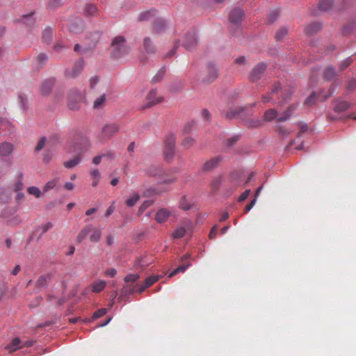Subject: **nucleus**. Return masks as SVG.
<instances>
[{
	"instance_id": "nucleus-1",
	"label": "nucleus",
	"mask_w": 356,
	"mask_h": 356,
	"mask_svg": "<svg viewBox=\"0 0 356 356\" xmlns=\"http://www.w3.org/2000/svg\"><path fill=\"white\" fill-rule=\"evenodd\" d=\"M88 138L79 132H75L67 142V152H76L79 154L86 152L90 148Z\"/></svg>"
},
{
	"instance_id": "nucleus-2",
	"label": "nucleus",
	"mask_w": 356,
	"mask_h": 356,
	"mask_svg": "<svg viewBox=\"0 0 356 356\" xmlns=\"http://www.w3.org/2000/svg\"><path fill=\"white\" fill-rule=\"evenodd\" d=\"M111 49V56L114 58H122L129 52V47L126 44L125 38L121 35L113 38Z\"/></svg>"
},
{
	"instance_id": "nucleus-3",
	"label": "nucleus",
	"mask_w": 356,
	"mask_h": 356,
	"mask_svg": "<svg viewBox=\"0 0 356 356\" xmlns=\"http://www.w3.org/2000/svg\"><path fill=\"white\" fill-rule=\"evenodd\" d=\"M176 136L173 134H168L165 139L164 157L167 161H170L175 154Z\"/></svg>"
},
{
	"instance_id": "nucleus-4",
	"label": "nucleus",
	"mask_w": 356,
	"mask_h": 356,
	"mask_svg": "<svg viewBox=\"0 0 356 356\" xmlns=\"http://www.w3.org/2000/svg\"><path fill=\"white\" fill-rule=\"evenodd\" d=\"M82 99L81 92L76 88L71 89L68 92V107L71 110L79 108V102Z\"/></svg>"
},
{
	"instance_id": "nucleus-5",
	"label": "nucleus",
	"mask_w": 356,
	"mask_h": 356,
	"mask_svg": "<svg viewBox=\"0 0 356 356\" xmlns=\"http://www.w3.org/2000/svg\"><path fill=\"white\" fill-rule=\"evenodd\" d=\"M218 76V71L216 67L212 64L209 63L206 68V74L204 77V81L207 83H211L216 80Z\"/></svg>"
},
{
	"instance_id": "nucleus-6",
	"label": "nucleus",
	"mask_w": 356,
	"mask_h": 356,
	"mask_svg": "<svg viewBox=\"0 0 356 356\" xmlns=\"http://www.w3.org/2000/svg\"><path fill=\"white\" fill-rule=\"evenodd\" d=\"M197 42V39L196 37V33L194 31H189L186 33L184 38L183 46L187 49H190L193 48Z\"/></svg>"
},
{
	"instance_id": "nucleus-7",
	"label": "nucleus",
	"mask_w": 356,
	"mask_h": 356,
	"mask_svg": "<svg viewBox=\"0 0 356 356\" xmlns=\"http://www.w3.org/2000/svg\"><path fill=\"white\" fill-rule=\"evenodd\" d=\"M298 106V104H292L289 105L282 113H280V116L277 117V121L282 122L289 120L297 110Z\"/></svg>"
},
{
	"instance_id": "nucleus-8",
	"label": "nucleus",
	"mask_w": 356,
	"mask_h": 356,
	"mask_svg": "<svg viewBox=\"0 0 356 356\" xmlns=\"http://www.w3.org/2000/svg\"><path fill=\"white\" fill-rule=\"evenodd\" d=\"M83 67V60L82 59H79L74 63L72 69L67 70L65 71V76L69 78H75L82 71Z\"/></svg>"
},
{
	"instance_id": "nucleus-9",
	"label": "nucleus",
	"mask_w": 356,
	"mask_h": 356,
	"mask_svg": "<svg viewBox=\"0 0 356 356\" xmlns=\"http://www.w3.org/2000/svg\"><path fill=\"white\" fill-rule=\"evenodd\" d=\"M119 130V127L118 124L113 123L109 124H106L102 128V137L104 139L110 138L113 135L117 134Z\"/></svg>"
},
{
	"instance_id": "nucleus-10",
	"label": "nucleus",
	"mask_w": 356,
	"mask_h": 356,
	"mask_svg": "<svg viewBox=\"0 0 356 356\" xmlns=\"http://www.w3.org/2000/svg\"><path fill=\"white\" fill-rule=\"evenodd\" d=\"M147 103L143 106V108L151 107L163 101V98L157 95L156 91L152 90L149 92L146 97Z\"/></svg>"
},
{
	"instance_id": "nucleus-11",
	"label": "nucleus",
	"mask_w": 356,
	"mask_h": 356,
	"mask_svg": "<svg viewBox=\"0 0 356 356\" xmlns=\"http://www.w3.org/2000/svg\"><path fill=\"white\" fill-rule=\"evenodd\" d=\"M191 257V254L188 253H186L181 258V262L182 264L177 268H176L175 270H173L168 275L169 277H172L175 275H177L179 273H184L186 270L191 266V264L189 262H186L187 259H188Z\"/></svg>"
},
{
	"instance_id": "nucleus-12",
	"label": "nucleus",
	"mask_w": 356,
	"mask_h": 356,
	"mask_svg": "<svg viewBox=\"0 0 356 356\" xmlns=\"http://www.w3.org/2000/svg\"><path fill=\"white\" fill-rule=\"evenodd\" d=\"M266 68L265 63H259L252 70L250 78L252 81H256L259 80Z\"/></svg>"
},
{
	"instance_id": "nucleus-13",
	"label": "nucleus",
	"mask_w": 356,
	"mask_h": 356,
	"mask_svg": "<svg viewBox=\"0 0 356 356\" xmlns=\"http://www.w3.org/2000/svg\"><path fill=\"white\" fill-rule=\"evenodd\" d=\"M171 215V211L165 208H161L156 211L155 220L159 224H163L168 220Z\"/></svg>"
},
{
	"instance_id": "nucleus-14",
	"label": "nucleus",
	"mask_w": 356,
	"mask_h": 356,
	"mask_svg": "<svg viewBox=\"0 0 356 356\" xmlns=\"http://www.w3.org/2000/svg\"><path fill=\"white\" fill-rule=\"evenodd\" d=\"M222 161L220 156H215L206 161L202 165V170L204 172H209L216 168Z\"/></svg>"
},
{
	"instance_id": "nucleus-15",
	"label": "nucleus",
	"mask_w": 356,
	"mask_h": 356,
	"mask_svg": "<svg viewBox=\"0 0 356 356\" xmlns=\"http://www.w3.org/2000/svg\"><path fill=\"white\" fill-rule=\"evenodd\" d=\"M280 88V83H275L273 85L270 92L268 94H267L266 95L263 96L262 102L264 104H266L268 102H272L273 104H275V102L274 101L273 96L279 92Z\"/></svg>"
},
{
	"instance_id": "nucleus-16",
	"label": "nucleus",
	"mask_w": 356,
	"mask_h": 356,
	"mask_svg": "<svg viewBox=\"0 0 356 356\" xmlns=\"http://www.w3.org/2000/svg\"><path fill=\"white\" fill-rule=\"evenodd\" d=\"M55 80L53 78L47 79L42 81L40 86V92L42 95H49L54 85Z\"/></svg>"
},
{
	"instance_id": "nucleus-17",
	"label": "nucleus",
	"mask_w": 356,
	"mask_h": 356,
	"mask_svg": "<svg viewBox=\"0 0 356 356\" xmlns=\"http://www.w3.org/2000/svg\"><path fill=\"white\" fill-rule=\"evenodd\" d=\"M243 15V12L241 9L234 8L232 10L229 15V22L232 24H237L240 23Z\"/></svg>"
},
{
	"instance_id": "nucleus-18",
	"label": "nucleus",
	"mask_w": 356,
	"mask_h": 356,
	"mask_svg": "<svg viewBox=\"0 0 356 356\" xmlns=\"http://www.w3.org/2000/svg\"><path fill=\"white\" fill-rule=\"evenodd\" d=\"M84 28L83 21L81 19H76L72 22L69 26V30L74 33H79L83 31Z\"/></svg>"
},
{
	"instance_id": "nucleus-19",
	"label": "nucleus",
	"mask_w": 356,
	"mask_h": 356,
	"mask_svg": "<svg viewBox=\"0 0 356 356\" xmlns=\"http://www.w3.org/2000/svg\"><path fill=\"white\" fill-rule=\"evenodd\" d=\"M23 348V346H22V341L19 338L15 337L14 338L11 343L8 344L6 346V349L10 353H12L19 349H21Z\"/></svg>"
},
{
	"instance_id": "nucleus-20",
	"label": "nucleus",
	"mask_w": 356,
	"mask_h": 356,
	"mask_svg": "<svg viewBox=\"0 0 356 356\" xmlns=\"http://www.w3.org/2000/svg\"><path fill=\"white\" fill-rule=\"evenodd\" d=\"M222 176H217L212 179L211 183H210V187L211 191L213 194H216L222 183Z\"/></svg>"
},
{
	"instance_id": "nucleus-21",
	"label": "nucleus",
	"mask_w": 356,
	"mask_h": 356,
	"mask_svg": "<svg viewBox=\"0 0 356 356\" xmlns=\"http://www.w3.org/2000/svg\"><path fill=\"white\" fill-rule=\"evenodd\" d=\"M106 101V95L102 94L97 97L93 102L92 108L95 110L102 109L104 107Z\"/></svg>"
},
{
	"instance_id": "nucleus-22",
	"label": "nucleus",
	"mask_w": 356,
	"mask_h": 356,
	"mask_svg": "<svg viewBox=\"0 0 356 356\" xmlns=\"http://www.w3.org/2000/svg\"><path fill=\"white\" fill-rule=\"evenodd\" d=\"M280 116V113L275 108H270L265 111L264 115V119L266 122H270L273 120H276Z\"/></svg>"
},
{
	"instance_id": "nucleus-23",
	"label": "nucleus",
	"mask_w": 356,
	"mask_h": 356,
	"mask_svg": "<svg viewBox=\"0 0 356 356\" xmlns=\"http://www.w3.org/2000/svg\"><path fill=\"white\" fill-rule=\"evenodd\" d=\"M166 28V23L161 19H158L154 21L153 24V33H160L165 31Z\"/></svg>"
},
{
	"instance_id": "nucleus-24",
	"label": "nucleus",
	"mask_w": 356,
	"mask_h": 356,
	"mask_svg": "<svg viewBox=\"0 0 356 356\" xmlns=\"http://www.w3.org/2000/svg\"><path fill=\"white\" fill-rule=\"evenodd\" d=\"M13 150V146L8 143H3L0 144V156H6L10 155Z\"/></svg>"
},
{
	"instance_id": "nucleus-25",
	"label": "nucleus",
	"mask_w": 356,
	"mask_h": 356,
	"mask_svg": "<svg viewBox=\"0 0 356 356\" xmlns=\"http://www.w3.org/2000/svg\"><path fill=\"white\" fill-rule=\"evenodd\" d=\"M106 285V282L104 280H97L90 284V288L92 292L99 293L103 291Z\"/></svg>"
},
{
	"instance_id": "nucleus-26",
	"label": "nucleus",
	"mask_w": 356,
	"mask_h": 356,
	"mask_svg": "<svg viewBox=\"0 0 356 356\" xmlns=\"http://www.w3.org/2000/svg\"><path fill=\"white\" fill-rule=\"evenodd\" d=\"M143 47L148 54H154L156 50L155 45L153 44L151 38L149 37L144 38Z\"/></svg>"
},
{
	"instance_id": "nucleus-27",
	"label": "nucleus",
	"mask_w": 356,
	"mask_h": 356,
	"mask_svg": "<svg viewBox=\"0 0 356 356\" xmlns=\"http://www.w3.org/2000/svg\"><path fill=\"white\" fill-rule=\"evenodd\" d=\"M156 12L155 10H150L142 12L138 15V21L143 22L149 20L156 15Z\"/></svg>"
},
{
	"instance_id": "nucleus-28",
	"label": "nucleus",
	"mask_w": 356,
	"mask_h": 356,
	"mask_svg": "<svg viewBox=\"0 0 356 356\" xmlns=\"http://www.w3.org/2000/svg\"><path fill=\"white\" fill-rule=\"evenodd\" d=\"M146 172L147 175L152 177H161L163 175L161 168L158 165H151L148 167L146 170Z\"/></svg>"
},
{
	"instance_id": "nucleus-29",
	"label": "nucleus",
	"mask_w": 356,
	"mask_h": 356,
	"mask_svg": "<svg viewBox=\"0 0 356 356\" xmlns=\"http://www.w3.org/2000/svg\"><path fill=\"white\" fill-rule=\"evenodd\" d=\"M81 161V154H78L76 155V156L70 160H68L65 162H64L63 165L66 168H72L77 165Z\"/></svg>"
},
{
	"instance_id": "nucleus-30",
	"label": "nucleus",
	"mask_w": 356,
	"mask_h": 356,
	"mask_svg": "<svg viewBox=\"0 0 356 356\" xmlns=\"http://www.w3.org/2000/svg\"><path fill=\"white\" fill-rule=\"evenodd\" d=\"M321 29V24L318 22L312 23L305 28V33L307 35H313Z\"/></svg>"
},
{
	"instance_id": "nucleus-31",
	"label": "nucleus",
	"mask_w": 356,
	"mask_h": 356,
	"mask_svg": "<svg viewBox=\"0 0 356 356\" xmlns=\"http://www.w3.org/2000/svg\"><path fill=\"white\" fill-rule=\"evenodd\" d=\"M177 179V177L175 176V172H170L168 173H166L162 177V184H170L173 182H175Z\"/></svg>"
},
{
	"instance_id": "nucleus-32",
	"label": "nucleus",
	"mask_w": 356,
	"mask_h": 356,
	"mask_svg": "<svg viewBox=\"0 0 356 356\" xmlns=\"http://www.w3.org/2000/svg\"><path fill=\"white\" fill-rule=\"evenodd\" d=\"M50 278L51 276L49 275L40 276L35 282L36 287L40 289L45 287Z\"/></svg>"
},
{
	"instance_id": "nucleus-33",
	"label": "nucleus",
	"mask_w": 356,
	"mask_h": 356,
	"mask_svg": "<svg viewBox=\"0 0 356 356\" xmlns=\"http://www.w3.org/2000/svg\"><path fill=\"white\" fill-rule=\"evenodd\" d=\"M58 181V178H54L47 181L42 188L43 193H45L49 190L54 189L57 186Z\"/></svg>"
},
{
	"instance_id": "nucleus-34",
	"label": "nucleus",
	"mask_w": 356,
	"mask_h": 356,
	"mask_svg": "<svg viewBox=\"0 0 356 356\" xmlns=\"http://www.w3.org/2000/svg\"><path fill=\"white\" fill-rule=\"evenodd\" d=\"M48 59L47 56L45 54L40 53L35 58L36 65L38 67H42L47 63Z\"/></svg>"
},
{
	"instance_id": "nucleus-35",
	"label": "nucleus",
	"mask_w": 356,
	"mask_h": 356,
	"mask_svg": "<svg viewBox=\"0 0 356 356\" xmlns=\"http://www.w3.org/2000/svg\"><path fill=\"white\" fill-rule=\"evenodd\" d=\"M333 6L332 0H321L318 3V8L322 11L329 10Z\"/></svg>"
},
{
	"instance_id": "nucleus-36",
	"label": "nucleus",
	"mask_w": 356,
	"mask_h": 356,
	"mask_svg": "<svg viewBox=\"0 0 356 356\" xmlns=\"http://www.w3.org/2000/svg\"><path fill=\"white\" fill-rule=\"evenodd\" d=\"M53 35V30L50 27H47L44 29L42 33V40L44 42L49 43L51 38Z\"/></svg>"
},
{
	"instance_id": "nucleus-37",
	"label": "nucleus",
	"mask_w": 356,
	"mask_h": 356,
	"mask_svg": "<svg viewBox=\"0 0 356 356\" xmlns=\"http://www.w3.org/2000/svg\"><path fill=\"white\" fill-rule=\"evenodd\" d=\"M91 230L92 228L90 226H86V227H84L77 236L78 242L81 243V241H83L86 238L87 235L89 234V232H91Z\"/></svg>"
},
{
	"instance_id": "nucleus-38",
	"label": "nucleus",
	"mask_w": 356,
	"mask_h": 356,
	"mask_svg": "<svg viewBox=\"0 0 356 356\" xmlns=\"http://www.w3.org/2000/svg\"><path fill=\"white\" fill-rule=\"evenodd\" d=\"M84 13L87 16H95L97 13V8L92 4H88L85 8Z\"/></svg>"
},
{
	"instance_id": "nucleus-39",
	"label": "nucleus",
	"mask_w": 356,
	"mask_h": 356,
	"mask_svg": "<svg viewBox=\"0 0 356 356\" xmlns=\"http://www.w3.org/2000/svg\"><path fill=\"white\" fill-rule=\"evenodd\" d=\"M350 107V104L348 102L341 101L338 102L334 106V111L337 112H341L347 110Z\"/></svg>"
},
{
	"instance_id": "nucleus-40",
	"label": "nucleus",
	"mask_w": 356,
	"mask_h": 356,
	"mask_svg": "<svg viewBox=\"0 0 356 356\" xmlns=\"http://www.w3.org/2000/svg\"><path fill=\"white\" fill-rule=\"evenodd\" d=\"M336 76V72L333 67H328L324 70V78L326 80H330Z\"/></svg>"
},
{
	"instance_id": "nucleus-41",
	"label": "nucleus",
	"mask_w": 356,
	"mask_h": 356,
	"mask_svg": "<svg viewBox=\"0 0 356 356\" xmlns=\"http://www.w3.org/2000/svg\"><path fill=\"white\" fill-rule=\"evenodd\" d=\"M92 234L90 236V240L92 242H97L101 238V231L97 229H92Z\"/></svg>"
},
{
	"instance_id": "nucleus-42",
	"label": "nucleus",
	"mask_w": 356,
	"mask_h": 356,
	"mask_svg": "<svg viewBox=\"0 0 356 356\" xmlns=\"http://www.w3.org/2000/svg\"><path fill=\"white\" fill-rule=\"evenodd\" d=\"M139 199H140L139 194L135 193L132 196L129 197L126 200V204L128 207H131L135 205V204L139 200Z\"/></svg>"
},
{
	"instance_id": "nucleus-43",
	"label": "nucleus",
	"mask_w": 356,
	"mask_h": 356,
	"mask_svg": "<svg viewBox=\"0 0 356 356\" xmlns=\"http://www.w3.org/2000/svg\"><path fill=\"white\" fill-rule=\"evenodd\" d=\"M191 207V203L188 201L187 198L186 196H183L181 200H180V202H179V208L184 210V211H187L188 209H190Z\"/></svg>"
},
{
	"instance_id": "nucleus-44",
	"label": "nucleus",
	"mask_w": 356,
	"mask_h": 356,
	"mask_svg": "<svg viewBox=\"0 0 356 356\" xmlns=\"http://www.w3.org/2000/svg\"><path fill=\"white\" fill-rule=\"evenodd\" d=\"M288 33V30L285 27L280 28L275 34V38L278 41L282 40L284 36Z\"/></svg>"
},
{
	"instance_id": "nucleus-45",
	"label": "nucleus",
	"mask_w": 356,
	"mask_h": 356,
	"mask_svg": "<svg viewBox=\"0 0 356 356\" xmlns=\"http://www.w3.org/2000/svg\"><path fill=\"white\" fill-rule=\"evenodd\" d=\"M160 277L158 275L149 276L147 277L145 280L144 284L148 288L156 282L159 280Z\"/></svg>"
},
{
	"instance_id": "nucleus-46",
	"label": "nucleus",
	"mask_w": 356,
	"mask_h": 356,
	"mask_svg": "<svg viewBox=\"0 0 356 356\" xmlns=\"http://www.w3.org/2000/svg\"><path fill=\"white\" fill-rule=\"evenodd\" d=\"M165 73V70L164 67L161 68L156 73V74L152 78V81L153 83H157L159 82L163 77L164 76V74Z\"/></svg>"
},
{
	"instance_id": "nucleus-47",
	"label": "nucleus",
	"mask_w": 356,
	"mask_h": 356,
	"mask_svg": "<svg viewBox=\"0 0 356 356\" xmlns=\"http://www.w3.org/2000/svg\"><path fill=\"white\" fill-rule=\"evenodd\" d=\"M186 233V229L183 227H180L177 228L175 232L172 233V236L175 238H182Z\"/></svg>"
},
{
	"instance_id": "nucleus-48",
	"label": "nucleus",
	"mask_w": 356,
	"mask_h": 356,
	"mask_svg": "<svg viewBox=\"0 0 356 356\" xmlns=\"http://www.w3.org/2000/svg\"><path fill=\"white\" fill-rule=\"evenodd\" d=\"M195 143V139L191 138V137H186L182 143H181V145L185 147V148H190L191 147H192Z\"/></svg>"
},
{
	"instance_id": "nucleus-49",
	"label": "nucleus",
	"mask_w": 356,
	"mask_h": 356,
	"mask_svg": "<svg viewBox=\"0 0 356 356\" xmlns=\"http://www.w3.org/2000/svg\"><path fill=\"white\" fill-rule=\"evenodd\" d=\"M27 192L34 195L35 197H40L42 195L40 190L36 186H31L27 188Z\"/></svg>"
},
{
	"instance_id": "nucleus-50",
	"label": "nucleus",
	"mask_w": 356,
	"mask_h": 356,
	"mask_svg": "<svg viewBox=\"0 0 356 356\" xmlns=\"http://www.w3.org/2000/svg\"><path fill=\"white\" fill-rule=\"evenodd\" d=\"M153 204L152 200H145L143 202L138 209V215L140 216L148 207Z\"/></svg>"
},
{
	"instance_id": "nucleus-51",
	"label": "nucleus",
	"mask_w": 356,
	"mask_h": 356,
	"mask_svg": "<svg viewBox=\"0 0 356 356\" xmlns=\"http://www.w3.org/2000/svg\"><path fill=\"white\" fill-rule=\"evenodd\" d=\"M107 313V309L102 308L96 311L92 315V319L99 318Z\"/></svg>"
},
{
	"instance_id": "nucleus-52",
	"label": "nucleus",
	"mask_w": 356,
	"mask_h": 356,
	"mask_svg": "<svg viewBox=\"0 0 356 356\" xmlns=\"http://www.w3.org/2000/svg\"><path fill=\"white\" fill-rule=\"evenodd\" d=\"M139 278V275L138 274H129L124 277V281L126 282H134L137 281Z\"/></svg>"
},
{
	"instance_id": "nucleus-53",
	"label": "nucleus",
	"mask_w": 356,
	"mask_h": 356,
	"mask_svg": "<svg viewBox=\"0 0 356 356\" xmlns=\"http://www.w3.org/2000/svg\"><path fill=\"white\" fill-rule=\"evenodd\" d=\"M46 143V138L44 137H42L40 140L38 142L35 150L36 152H39L44 147Z\"/></svg>"
},
{
	"instance_id": "nucleus-54",
	"label": "nucleus",
	"mask_w": 356,
	"mask_h": 356,
	"mask_svg": "<svg viewBox=\"0 0 356 356\" xmlns=\"http://www.w3.org/2000/svg\"><path fill=\"white\" fill-rule=\"evenodd\" d=\"M33 13H31L23 17L24 22L28 25H31L34 23L35 20L33 18Z\"/></svg>"
},
{
	"instance_id": "nucleus-55",
	"label": "nucleus",
	"mask_w": 356,
	"mask_h": 356,
	"mask_svg": "<svg viewBox=\"0 0 356 356\" xmlns=\"http://www.w3.org/2000/svg\"><path fill=\"white\" fill-rule=\"evenodd\" d=\"M353 62V60L350 58H348L346 60H343L340 64V70H344L346 69Z\"/></svg>"
},
{
	"instance_id": "nucleus-56",
	"label": "nucleus",
	"mask_w": 356,
	"mask_h": 356,
	"mask_svg": "<svg viewBox=\"0 0 356 356\" xmlns=\"http://www.w3.org/2000/svg\"><path fill=\"white\" fill-rule=\"evenodd\" d=\"M61 5V0H50L48 6L50 8H56Z\"/></svg>"
},
{
	"instance_id": "nucleus-57",
	"label": "nucleus",
	"mask_w": 356,
	"mask_h": 356,
	"mask_svg": "<svg viewBox=\"0 0 356 356\" xmlns=\"http://www.w3.org/2000/svg\"><path fill=\"white\" fill-rule=\"evenodd\" d=\"M90 177L93 179H100V172L98 169L94 168L92 169L90 172Z\"/></svg>"
},
{
	"instance_id": "nucleus-58",
	"label": "nucleus",
	"mask_w": 356,
	"mask_h": 356,
	"mask_svg": "<svg viewBox=\"0 0 356 356\" xmlns=\"http://www.w3.org/2000/svg\"><path fill=\"white\" fill-rule=\"evenodd\" d=\"M239 186L238 184L235 183L230 188H227L226 186H225V190L226 191V195H229L232 193L233 191H234L237 187Z\"/></svg>"
},
{
	"instance_id": "nucleus-59",
	"label": "nucleus",
	"mask_w": 356,
	"mask_h": 356,
	"mask_svg": "<svg viewBox=\"0 0 356 356\" xmlns=\"http://www.w3.org/2000/svg\"><path fill=\"white\" fill-rule=\"evenodd\" d=\"M278 17V13L275 10L271 12L268 17V21L269 23H273L276 20Z\"/></svg>"
},
{
	"instance_id": "nucleus-60",
	"label": "nucleus",
	"mask_w": 356,
	"mask_h": 356,
	"mask_svg": "<svg viewBox=\"0 0 356 356\" xmlns=\"http://www.w3.org/2000/svg\"><path fill=\"white\" fill-rule=\"evenodd\" d=\"M316 93L313 92L305 101V104L311 105L315 103Z\"/></svg>"
},
{
	"instance_id": "nucleus-61",
	"label": "nucleus",
	"mask_w": 356,
	"mask_h": 356,
	"mask_svg": "<svg viewBox=\"0 0 356 356\" xmlns=\"http://www.w3.org/2000/svg\"><path fill=\"white\" fill-rule=\"evenodd\" d=\"M53 227V224L50 222H48L41 226L42 234L47 232L49 229Z\"/></svg>"
},
{
	"instance_id": "nucleus-62",
	"label": "nucleus",
	"mask_w": 356,
	"mask_h": 356,
	"mask_svg": "<svg viewBox=\"0 0 356 356\" xmlns=\"http://www.w3.org/2000/svg\"><path fill=\"white\" fill-rule=\"evenodd\" d=\"M250 193V190L248 189L245 191L238 197V202H243L248 198Z\"/></svg>"
},
{
	"instance_id": "nucleus-63",
	"label": "nucleus",
	"mask_w": 356,
	"mask_h": 356,
	"mask_svg": "<svg viewBox=\"0 0 356 356\" xmlns=\"http://www.w3.org/2000/svg\"><path fill=\"white\" fill-rule=\"evenodd\" d=\"M106 154H100L95 156L92 159V163H94L95 165H99L101 163L102 159L104 158Z\"/></svg>"
},
{
	"instance_id": "nucleus-64",
	"label": "nucleus",
	"mask_w": 356,
	"mask_h": 356,
	"mask_svg": "<svg viewBox=\"0 0 356 356\" xmlns=\"http://www.w3.org/2000/svg\"><path fill=\"white\" fill-rule=\"evenodd\" d=\"M53 154L51 152H45L43 154V161L46 163H48L52 159Z\"/></svg>"
}]
</instances>
